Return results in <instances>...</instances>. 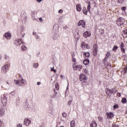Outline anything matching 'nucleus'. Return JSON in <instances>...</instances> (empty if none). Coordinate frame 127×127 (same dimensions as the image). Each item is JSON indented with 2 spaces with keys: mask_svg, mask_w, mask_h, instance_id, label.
Returning <instances> with one entry per match:
<instances>
[{
  "mask_svg": "<svg viewBox=\"0 0 127 127\" xmlns=\"http://www.w3.org/2000/svg\"><path fill=\"white\" fill-rule=\"evenodd\" d=\"M1 101L3 106H5L7 104V97L5 95L3 94L1 95Z\"/></svg>",
  "mask_w": 127,
  "mask_h": 127,
  "instance_id": "nucleus-1",
  "label": "nucleus"
},
{
  "mask_svg": "<svg viewBox=\"0 0 127 127\" xmlns=\"http://www.w3.org/2000/svg\"><path fill=\"white\" fill-rule=\"evenodd\" d=\"M125 23V19L120 17L117 20V24L118 26H122Z\"/></svg>",
  "mask_w": 127,
  "mask_h": 127,
  "instance_id": "nucleus-2",
  "label": "nucleus"
},
{
  "mask_svg": "<svg viewBox=\"0 0 127 127\" xmlns=\"http://www.w3.org/2000/svg\"><path fill=\"white\" fill-rule=\"evenodd\" d=\"M87 76L85 74H82L79 75L80 81L82 82V83H86L87 80Z\"/></svg>",
  "mask_w": 127,
  "mask_h": 127,
  "instance_id": "nucleus-3",
  "label": "nucleus"
},
{
  "mask_svg": "<svg viewBox=\"0 0 127 127\" xmlns=\"http://www.w3.org/2000/svg\"><path fill=\"white\" fill-rule=\"evenodd\" d=\"M93 52L94 56H97L98 53V45L94 44L93 48Z\"/></svg>",
  "mask_w": 127,
  "mask_h": 127,
  "instance_id": "nucleus-4",
  "label": "nucleus"
},
{
  "mask_svg": "<svg viewBox=\"0 0 127 127\" xmlns=\"http://www.w3.org/2000/svg\"><path fill=\"white\" fill-rule=\"evenodd\" d=\"M81 48L82 49H85V48H86V49H90V46L88 44H86L85 42H82L81 44Z\"/></svg>",
  "mask_w": 127,
  "mask_h": 127,
  "instance_id": "nucleus-5",
  "label": "nucleus"
},
{
  "mask_svg": "<svg viewBox=\"0 0 127 127\" xmlns=\"http://www.w3.org/2000/svg\"><path fill=\"white\" fill-rule=\"evenodd\" d=\"M82 25V27H86V23L85 22V21L83 20H80L78 23V26H81Z\"/></svg>",
  "mask_w": 127,
  "mask_h": 127,
  "instance_id": "nucleus-6",
  "label": "nucleus"
},
{
  "mask_svg": "<svg viewBox=\"0 0 127 127\" xmlns=\"http://www.w3.org/2000/svg\"><path fill=\"white\" fill-rule=\"evenodd\" d=\"M4 115V108L2 105H0V117H2Z\"/></svg>",
  "mask_w": 127,
  "mask_h": 127,
  "instance_id": "nucleus-7",
  "label": "nucleus"
},
{
  "mask_svg": "<svg viewBox=\"0 0 127 127\" xmlns=\"http://www.w3.org/2000/svg\"><path fill=\"white\" fill-rule=\"evenodd\" d=\"M111 56V53L110 52H108L106 54V56L105 57V58L103 60V63H106V62H107V60H108V59H109V57H110Z\"/></svg>",
  "mask_w": 127,
  "mask_h": 127,
  "instance_id": "nucleus-8",
  "label": "nucleus"
},
{
  "mask_svg": "<svg viewBox=\"0 0 127 127\" xmlns=\"http://www.w3.org/2000/svg\"><path fill=\"white\" fill-rule=\"evenodd\" d=\"M107 90H108V91H109V93H110V94H116V93H118V90H117V89H116L115 88H113L111 89L108 88Z\"/></svg>",
  "mask_w": 127,
  "mask_h": 127,
  "instance_id": "nucleus-9",
  "label": "nucleus"
},
{
  "mask_svg": "<svg viewBox=\"0 0 127 127\" xmlns=\"http://www.w3.org/2000/svg\"><path fill=\"white\" fill-rule=\"evenodd\" d=\"M106 115L107 116V119H112L114 118V113L113 112H107Z\"/></svg>",
  "mask_w": 127,
  "mask_h": 127,
  "instance_id": "nucleus-10",
  "label": "nucleus"
},
{
  "mask_svg": "<svg viewBox=\"0 0 127 127\" xmlns=\"http://www.w3.org/2000/svg\"><path fill=\"white\" fill-rule=\"evenodd\" d=\"M24 125L27 126L30 125L31 124V121L29 119L27 118H25L24 119Z\"/></svg>",
  "mask_w": 127,
  "mask_h": 127,
  "instance_id": "nucleus-11",
  "label": "nucleus"
},
{
  "mask_svg": "<svg viewBox=\"0 0 127 127\" xmlns=\"http://www.w3.org/2000/svg\"><path fill=\"white\" fill-rule=\"evenodd\" d=\"M52 38L54 39V40H58V35H57V33L56 32H53L52 34Z\"/></svg>",
  "mask_w": 127,
  "mask_h": 127,
  "instance_id": "nucleus-12",
  "label": "nucleus"
},
{
  "mask_svg": "<svg viewBox=\"0 0 127 127\" xmlns=\"http://www.w3.org/2000/svg\"><path fill=\"white\" fill-rule=\"evenodd\" d=\"M120 48L123 53H125V52H126V50L125 49V45L124 44V43L123 42L121 43L120 45Z\"/></svg>",
  "mask_w": 127,
  "mask_h": 127,
  "instance_id": "nucleus-13",
  "label": "nucleus"
},
{
  "mask_svg": "<svg viewBox=\"0 0 127 127\" xmlns=\"http://www.w3.org/2000/svg\"><path fill=\"white\" fill-rule=\"evenodd\" d=\"M54 91L55 92V93L51 96V98H52V99H56V98H58L57 95L58 93L56 92L55 89H54Z\"/></svg>",
  "mask_w": 127,
  "mask_h": 127,
  "instance_id": "nucleus-14",
  "label": "nucleus"
},
{
  "mask_svg": "<svg viewBox=\"0 0 127 127\" xmlns=\"http://www.w3.org/2000/svg\"><path fill=\"white\" fill-rule=\"evenodd\" d=\"M14 43L16 45H20V44H21V43H22V39H20L19 40H16L14 41Z\"/></svg>",
  "mask_w": 127,
  "mask_h": 127,
  "instance_id": "nucleus-15",
  "label": "nucleus"
},
{
  "mask_svg": "<svg viewBox=\"0 0 127 127\" xmlns=\"http://www.w3.org/2000/svg\"><path fill=\"white\" fill-rule=\"evenodd\" d=\"M83 36L85 38H87V37H89V36H91V32L89 31H86L83 33Z\"/></svg>",
  "mask_w": 127,
  "mask_h": 127,
  "instance_id": "nucleus-16",
  "label": "nucleus"
},
{
  "mask_svg": "<svg viewBox=\"0 0 127 127\" xmlns=\"http://www.w3.org/2000/svg\"><path fill=\"white\" fill-rule=\"evenodd\" d=\"M4 36L5 38H6V39H10V38H11V35L9 33H5Z\"/></svg>",
  "mask_w": 127,
  "mask_h": 127,
  "instance_id": "nucleus-17",
  "label": "nucleus"
},
{
  "mask_svg": "<svg viewBox=\"0 0 127 127\" xmlns=\"http://www.w3.org/2000/svg\"><path fill=\"white\" fill-rule=\"evenodd\" d=\"M76 10L77 11H81L82 10V7H81V4H77L76 5Z\"/></svg>",
  "mask_w": 127,
  "mask_h": 127,
  "instance_id": "nucleus-18",
  "label": "nucleus"
},
{
  "mask_svg": "<svg viewBox=\"0 0 127 127\" xmlns=\"http://www.w3.org/2000/svg\"><path fill=\"white\" fill-rule=\"evenodd\" d=\"M7 68H8V66L6 65H5L3 66H2L1 68L2 72H3L4 73H6V69H7Z\"/></svg>",
  "mask_w": 127,
  "mask_h": 127,
  "instance_id": "nucleus-19",
  "label": "nucleus"
},
{
  "mask_svg": "<svg viewBox=\"0 0 127 127\" xmlns=\"http://www.w3.org/2000/svg\"><path fill=\"white\" fill-rule=\"evenodd\" d=\"M90 125V127H97V123L95 121H92Z\"/></svg>",
  "mask_w": 127,
  "mask_h": 127,
  "instance_id": "nucleus-20",
  "label": "nucleus"
},
{
  "mask_svg": "<svg viewBox=\"0 0 127 127\" xmlns=\"http://www.w3.org/2000/svg\"><path fill=\"white\" fill-rule=\"evenodd\" d=\"M82 12L84 13V14H85V15H87L88 14V11L87 10V8L86 7H84L82 9Z\"/></svg>",
  "mask_w": 127,
  "mask_h": 127,
  "instance_id": "nucleus-21",
  "label": "nucleus"
},
{
  "mask_svg": "<svg viewBox=\"0 0 127 127\" xmlns=\"http://www.w3.org/2000/svg\"><path fill=\"white\" fill-rule=\"evenodd\" d=\"M90 62V60L88 59H86L84 61H83V64L84 65H88Z\"/></svg>",
  "mask_w": 127,
  "mask_h": 127,
  "instance_id": "nucleus-22",
  "label": "nucleus"
},
{
  "mask_svg": "<svg viewBox=\"0 0 127 127\" xmlns=\"http://www.w3.org/2000/svg\"><path fill=\"white\" fill-rule=\"evenodd\" d=\"M20 82H21V83L23 84V85H25L26 84V80L23 78H22L20 80Z\"/></svg>",
  "mask_w": 127,
  "mask_h": 127,
  "instance_id": "nucleus-23",
  "label": "nucleus"
},
{
  "mask_svg": "<svg viewBox=\"0 0 127 127\" xmlns=\"http://www.w3.org/2000/svg\"><path fill=\"white\" fill-rule=\"evenodd\" d=\"M22 51H26L27 50V47L25 45H23L21 47Z\"/></svg>",
  "mask_w": 127,
  "mask_h": 127,
  "instance_id": "nucleus-24",
  "label": "nucleus"
},
{
  "mask_svg": "<svg viewBox=\"0 0 127 127\" xmlns=\"http://www.w3.org/2000/svg\"><path fill=\"white\" fill-rule=\"evenodd\" d=\"M83 54L84 55V58H85V57H89L91 55L89 52L84 53Z\"/></svg>",
  "mask_w": 127,
  "mask_h": 127,
  "instance_id": "nucleus-25",
  "label": "nucleus"
},
{
  "mask_svg": "<svg viewBox=\"0 0 127 127\" xmlns=\"http://www.w3.org/2000/svg\"><path fill=\"white\" fill-rule=\"evenodd\" d=\"M87 10H88V11L90 12V10H91V3L90 2H88V5L87 6Z\"/></svg>",
  "mask_w": 127,
  "mask_h": 127,
  "instance_id": "nucleus-26",
  "label": "nucleus"
},
{
  "mask_svg": "<svg viewBox=\"0 0 127 127\" xmlns=\"http://www.w3.org/2000/svg\"><path fill=\"white\" fill-rule=\"evenodd\" d=\"M118 48H119V47H118L117 45H115L114 46L112 50L113 51L116 52L117 50H118Z\"/></svg>",
  "mask_w": 127,
  "mask_h": 127,
  "instance_id": "nucleus-27",
  "label": "nucleus"
},
{
  "mask_svg": "<svg viewBox=\"0 0 127 127\" xmlns=\"http://www.w3.org/2000/svg\"><path fill=\"white\" fill-rule=\"evenodd\" d=\"M122 103H123V104H126L127 103V98H122Z\"/></svg>",
  "mask_w": 127,
  "mask_h": 127,
  "instance_id": "nucleus-28",
  "label": "nucleus"
},
{
  "mask_svg": "<svg viewBox=\"0 0 127 127\" xmlns=\"http://www.w3.org/2000/svg\"><path fill=\"white\" fill-rule=\"evenodd\" d=\"M16 85H18L19 86H21V83L19 81L14 80Z\"/></svg>",
  "mask_w": 127,
  "mask_h": 127,
  "instance_id": "nucleus-29",
  "label": "nucleus"
},
{
  "mask_svg": "<svg viewBox=\"0 0 127 127\" xmlns=\"http://www.w3.org/2000/svg\"><path fill=\"white\" fill-rule=\"evenodd\" d=\"M82 65H77V67H76V70L78 69L79 71H81L82 70Z\"/></svg>",
  "mask_w": 127,
  "mask_h": 127,
  "instance_id": "nucleus-30",
  "label": "nucleus"
},
{
  "mask_svg": "<svg viewBox=\"0 0 127 127\" xmlns=\"http://www.w3.org/2000/svg\"><path fill=\"white\" fill-rule=\"evenodd\" d=\"M74 38L75 39H77V40H79V38H80V36L79 35V34H75L74 36Z\"/></svg>",
  "mask_w": 127,
  "mask_h": 127,
  "instance_id": "nucleus-31",
  "label": "nucleus"
},
{
  "mask_svg": "<svg viewBox=\"0 0 127 127\" xmlns=\"http://www.w3.org/2000/svg\"><path fill=\"white\" fill-rule=\"evenodd\" d=\"M74 124H75V121H71L70 122V127H75Z\"/></svg>",
  "mask_w": 127,
  "mask_h": 127,
  "instance_id": "nucleus-32",
  "label": "nucleus"
},
{
  "mask_svg": "<svg viewBox=\"0 0 127 127\" xmlns=\"http://www.w3.org/2000/svg\"><path fill=\"white\" fill-rule=\"evenodd\" d=\"M98 120L99 122H100L101 123H102L103 121V118L100 116H99L98 117Z\"/></svg>",
  "mask_w": 127,
  "mask_h": 127,
  "instance_id": "nucleus-33",
  "label": "nucleus"
},
{
  "mask_svg": "<svg viewBox=\"0 0 127 127\" xmlns=\"http://www.w3.org/2000/svg\"><path fill=\"white\" fill-rule=\"evenodd\" d=\"M78 65H76V64H73L72 65V67L74 69V70H77V67Z\"/></svg>",
  "mask_w": 127,
  "mask_h": 127,
  "instance_id": "nucleus-34",
  "label": "nucleus"
},
{
  "mask_svg": "<svg viewBox=\"0 0 127 127\" xmlns=\"http://www.w3.org/2000/svg\"><path fill=\"white\" fill-rule=\"evenodd\" d=\"M55 88L56 90H59V84L58 83L55 84Z\"/></svg>",
  "mask_w": 127,
  "mask_h": 127,
  "instance_id": "nucleus-35",
  "label": "nucleus"
},
{
  "mask_svg": "<svg viewBox=\"0 0 127 127\" xmlns=\"http://www.w3.org/2000/svg\"><path fill=\"white\" fill-rule=\"evenodd\" d=\"M33 66L34 68H37V67H38V64L34 63Z\"/></svg>",
  "mask_w": 127,
  "mask_h": 127,
  "instance_id": "nucleus-36",
  "label": "nucleus"
},
{
  "mask_svg": "<svg viewBox=\"0 0 127 127\" xmlns=\"http://www.w3.org/2000/svg\"><path fill=\"white\" fill-rule=\"evenodd\" d=\"M62 115H63V118H67V114L66 113L64 112Z\"/></svg>",
  "mask_w": 127,
  "mask_h": 127,
  "instance_id": "nucleus-37",
  "label": "nucleus"
},
{
  "mask_svg": "<svg viewBox=\"0 0 127 127\" xmlns=\"http://www.w3.org/2000/svg\"><path fill=\"white\" fill-rule=\"evenodd\" d=\"M106 94L107 95H108V96H111V93H110V91H109V90H106Z\"/></svg>",
  "mask_w": 127,
  "mask_h": 127,
  "instance_id": "nucleus-38",
  "label": "nucleus"
},
{
  "mask_svg": "<svg viewBox=\"0 0 127 127\" xmlns=\"http://www.w3.org/2000/svg\"><path fill=\"white\" fill-rule=\"evenodd\" d=\"M125 0H118L119 3H124Z\"/></svg>",
  "mask_w": 127,
  "mask_h": 127,
  "instance_id": "nucleus-39",
  "label": "nucleus"
},
{
  "mask_svg": "<svg viewBox=\"0 0 127 127\" xmlns=\"http://www.w3.org/2000/svg\"><path fill=\"white\" fill-rule=\"evenodd\" d=\"M72 62L75 63V62H76V59H75V58L73 56H72Z\"/></svg>",
  "mask_w": 127,
  "mask_h": 127,
  "instance_id": "nucleus-40",
  "label": "nucleus"
},
{
  "mask_svg": "<svg viewBox=\"0 0 127 127\" xmlns=\"http://www.w3.org/2000/svg\"><path fill=\"white\" fill-rule=\"evenodd\" d=\"M106 65H107V68H111V64L108 63L107 64H106Z\"/></svg>",
  "mask_w": 127,
  "mask_h": 127,
  "instance_id": "nucleus-41",
  "label": "nucleus"
},
{
  "mask_svg": "<svg viewBox=\"0 0 127 127\" xmlns=\"http://www.w3.org/2000/svg\"><path fill=\"white\" fill-rule=\"evenodd\" d=\"M20 35L22 36V37H24V35H25L24 33H23V31H21Z\"/></svg>",
  "mask_w": 127,
  "mask_h": 127,
  "instance_id": "nucleus-42",
  "label": "nucleus"
},
{
  "mask_svg": "<svg viewBox=\"0 0 127 127\" xmlns=\"http://www.w3.org/2000/svg\"><path fill=\"white\" fill-rule=\"evenodd\" d=\"M51 71L54 72V73H56V70H55V69H54L53 67L51 68Z\"/></svg>",
  "mask_w": 127,
  "mask_h": 127,
  "instance_id": "nucleus-43",
  "label": "nucleus"
},
{
  "mask_svg": "<svg viewBox=\"0 0 127 127\" xmlns=\"http://www.w3.org/2000/svg\"><path fill=\"white\" fill-rule=\"evenodd\" d=\"M114 109H117V108H119V105H115L113 106Z\"/></svg>",
  "mask_w": 127,
  "mask_h": 127,
  "instance_id": "nucleus-44",
  "label": "nucleus"
},
{
  "mask_svg": "<svg viewBox=\"0 0 127 127\" xmlns=\"http://www.w3.org/2000/svg\"><path fill=\"white\" fill-rule=\"evenodd\" d=\"M70 104H72V100H70L67 103L68 106H70Z\"/></svg>",
  "mask_w": 127,
  "mask_h": 127,
  "instance_id": "nucleus-45",
  "label": "nucleus"
},
{
  "mask_svg": "<svg viewBox=\"0 0 127 127\" xmlns=\"http://www.w3.org/2000/svg\"><path fill=\"white\" fill-rule=\"evenodd\" d=\"M20 29L21 31H23V30L24 29V27L21 26L20 28Z\"/></svg>",
  "mask_w": 127,
  "mask_h": 127,
  "instance_id": "nucleus-46",
  "label": "nucleus"
},
{
  "mask_svg": "<svg viewBox=\"0 0 127 127\" xmlns=\"http://www.w3.org/2000/svg\"><path fill=\"white\" fill-rule=\"evenodd\" d=\"M127 7L126 6H124L122 7V10H126Z\"/></svg>",
  "mask_w": 127,
  "mask_h": 127,
  "instance_id": "nucleus-47",
  "label": "nucleus"
},
{
  "mask_svg": "<svg viewBox=\"0 0 127 127\" xmlns=\"http://www.w3.org/2000/svg\"><path fill=\"white\" fill-rule=\"evenodd\" d=\"M121 93H117V96L118 97H121Z\"/></svg>",
  "mask_w": 127,
  "mask_h": 127,
  "instance_id": "nucleus-48",
  "label": "nucleus"
},
{
  "mask_svg": "<svg viewBox=\"0 0 127 127\" xmlns=\"http://www.w3.org/2000/svg\"><path fill=\"white\" fill-rule=\"evenodd\" d=\"M42 0H37V2H39V3H40V2H41V1H42Z\"/></svg>",
  "mask_w": 127,
  "mask_h": 127,
  "instance_id": "nucleus-49",
  "label": "nucleus"
},
{
  "mask_svg": "<svg viewBox=\"0 0 127 127\" xmlns=\"http://www.w3.org/2000/svg\"><path fill=\"white\" fill-rule=\"evenodd\" d=\"M59 12L60 13H62V12H63V11L62 9H61V10H59Z\"/></svg>",
  "mask_w": 127,
  "mask_h": 127,
  "instance_id": "nucleus-50",
  "label": "nucleus"
},
{
  "mask_svg": "<svg viewBox=\"0 0 127 127\" xmlns=\"http://www.w3.org/2000/svg\"><path fill=\"white\" fill-rule=\"evenodd\" d=\"M40 84H41V82H38L37 83V85L38 86H39V85H40Z\"/></svg>",
  "mask_w": 127,
  "mask_h": 127,
  "instance_id": "nucleus-51",
  "label": "nucleus"
},
{
  "mask_svg": "<svg viewBox=\"0 0 127 127\" xmlns=\"http://www.w3.org/2000/svg\"><path fill=\"white\" fill-rule=\"evenodd\" d=\"M17 127H22V126L20 124H18L17 125Z\"/></svg>",
  "mask_w": 127,
  "mask_h": 127,
  "instance_id": "nucleus-52",
  "label": "nucleus"
},
{
  "mask_svg": "<svg viewBox=\"0 0 127 127\" xmlns=\"http://www.w3.org/2000/svg\"><path fill=\"white\" fill-rule=\"evenodd\" d=\"M125 73H127V69L125 68H124Z\"/></svg>",
  "mask_w": 127,
  "mask_h": 127,
  "instance_id": "nucleus-53",
  "label": "nucleus"
},
{
  "mask_svg": "<svg viewBox=\"0 0 127 127\" xmlns=\"http://www.w3.org/2000/svg\"><path fill=\"white\" fill-rule=\"evenodd\" d=\"M4 59L6 60L7 59V56L6 55H5V58Z\"/></svg>",
  "mask_w": 127,
  "mask_h": 127,
  "instance_id": "nucleus-54",
  "label": "nucleus"
},
{
  "mask_svg": "<svg viewBox=\"0 0 127 127\" xmlns=\"http://www.w3.org/2000/svg\"><path fill=\"white\" fill-rule=\"evenodd\" d=\"M112 127H119V126H117V125H113Z\"/></svg>",
  "mask_w": 127,
  "mask_h": 127,
  "instance_id": "nucleus-55",
  "label": "nucleus"
},
{
  "mask_svg": "<svg viewBox=\"0 0 127 127\" xmlns=\"http://www.w3.org/2000/svg\"><path fill=\"white\" fill-rule=\"evenodd\" d=\"M37 33L36 32H33V35H36Z\"/></svg>",
  "mask_w": 127,
  "mask_h": 127,
  "instance_id": "nucleus-56",
  "label": "nucleus"
},
{
  "mask_svg": "<svg viewBox=\"0 0 127 127\" xmlns=\"http://www.w3.org/2000/svg\"><path fill=\"white\" fill-rule=\"evenodd\" d=\"M42 20H43V19H42V18H39V21H42Z\"/></svg>",
  "mask_w": 127,
  "mask_h": 127,
  "instance_id": "nucleus-57",
  "label": "nucleus"
},
{
  "mask_svg": "<svg viewBox=\"0 0 127 127\" xmlns=\"http://www.w3.org/2000/svg\"><path fill=\"white\" fill-rule=\"evenodd\" d=\"M67 26H64V29H67Z\"/></svg>",
  "mask_w": 127,
  "mask_h": 127,
  "instance_id": "nucleus-58",
  "label": "nucleus"
},
{
  "mask_svg": "<svg viewBox=\"0 0 127 127\" xmlns=\"http://www.w3.org/2000/svg\"><path fill=\"white\" fill-rule=\"evenodd\" d=\"M39 37H38V36H36V39H39Z\"/></svg>",
  "mask_w": 127,
  "mask_h": 127,
  "instance_id": "nucleus-59",
  "label": "nucleus"
},
{
  "mask_svg": "<svg viewBox=\"0 0 127 127\" xmlns=\"http://www.w3.org/2000/svg\"><path fill=\"white\" fill-rule=\"evenodd\" d=\"M19 77H20V78H21V79H23V78L22 77V75H20Z\"/></svg>",
  "mask_w": 127,
  "mask_h": 127,
  "instance_id": "nucleus-60",
  "label": "nucleus"
},
{
  "mask_svg": "<svg viewBox=\"0 0 127 127\" xmlns=\"http://www.w3.org/2000/svg\"><path fill=\"white\" fill-rule=\"evenodd\" d=\"M2 124H1V121H0V127H1V125H2Z\"/></svg>",
  "mask_w": 127,
  "mask_h": 127,
  "instance_id": "nucleus-61",
  "label": "nucleus"
},
{
  "mask_svg": "<svg viewBox=\"0 0 127 127\" xmlns=\"http://www.w3.org/2000/svg\"><path fill=\"white\" fill-rule=\"evenodd\" d=\"M6 84H7L8 85H9V84L8 82H6Z\"/></svg>",
  "mask_w": 127,
  "mask_h": 127,
  "instance_id": "nucleus-62",
  "label": "nucleus"
},
{
  "mask_svg": "<svg viewBox=\"0 0 127 127\" xmlns=\"http://www.w3.org/2000/svg\"><path fill=\"white\" fill-rule=\"evenodd\" d=\"M72 56H74V57H75V55H72Z\"/></svg>",
  "mask_w": 127,
  "mask_h": 127,
  "instance_id": "nucleus-63",
  "label": "nucleus"
},
{
  "mask_svg": "<svg viewBox=\"0 0 127 127\" xmlns=\"http://www.w3.org/2000/svg\"><path fill=\"white\" fill-rule=\"evenodd\" d=\"M60 127H64V126H61Z\"/></svg>",
  "mask_w": 127,
  "mask_h": 127,
  "instance_id": "nucleus-64",
  "label": "nucleus"
}]
</instances>
